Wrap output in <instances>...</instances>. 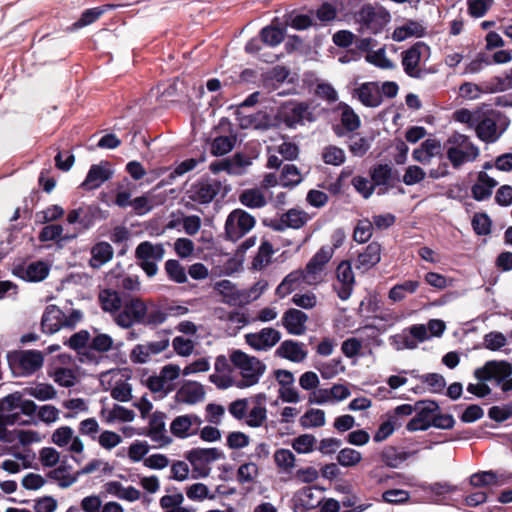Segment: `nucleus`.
<instances>
[{
    "instance_id": "obj_46",
    "label": "nucleus",
    "mask_w": 512,
    "mask_h": 512,
    "mask_svg": "<svg viewBox=\"0 0 512 512\" xmlns=\"http://www.w3.org/2000/svg\"><path fill=\"white\" fill-rule=\"evenodd\" d=\"M302 180L298 168L293 164H286L279 176V184L283 187H294Z\"/></svg>"
},
{
    "instance_id": "obj_35",
    "label": "nucleus",
    "mask_w": 512,
    "mask_h": 512,
    "mask_svg": "<svg viewBox=\"0 0 512 512\" xmlns=\"http://www.w3.org/2000/svg\"><path fill=\"white\" fill-rule=\"evenodd\" d=\"M114 254L113 247L105 241L96 243L91 248L90 265L93 268H99L105 263L109 262Z\"/></svg>"
},
{
    "instance_id": "obj_41",
    "label": "nucleus",
    "mask_w": 512,
    "mask_h": 512,
    "mask_svg": "<svg viewBox=\"0 0 512 512\" xmlns=\"http://www.w3.org/2000/svg\"><path fill=\"white\" fill-rule=\"evenodd\" d=\"M419 286L420 282L417 280H407L403 283H398L389 290L388 297L393 302H400L407 294L415 293Z\"/></svg>"
},
{
    "instance_id": "obj_40",
    "label": "nucleus",
    "mask_w": 512,
    "mask_h": 512,
    "mask_svg": "<svg viewBox=\"0 0 512 512\" xmlns=\"http://www.w3.org/2000/svg\"><path fill=\"white\" fill-rule=\"evenodd\" d=\"M301 505L307 510L320 507V486L312 485L303 487L298 493Z\"/></svg>"
},
{
    "instance_id": "obj_56",
    "label": "nucleus",
    "mask_w": 512,
    "mask_h": 512,
    "mask_svg": "<svg viewBox=\"0 0 512 512\" xmlns=\"http://www.w3.org/2000/svg\"><path fill=\"white\" fill-rule=\"evenodd\" d=\"M418 378L430 387L432 393L441 394L446 387V380L439 373H427L418 376Z\"/></svg>"
},
{
    "instance_id": "obj_18",
    "label": "nucleus",
    "mask_w": 512,
    "mask_h": 512,
    "mask_svg": "<svg viewBox=\"0 0 512 512\" xmlns=\"http://www.w3.org/2000/svg\"><path fill=\"white\" fill-rule=\"evenodd\" d=\"M50 266L44 261H35L28 266L18 265L13 269V274L27 282H41L47 278Z\"/></svg>"
},
{
    "instance_id": "obj_12",
    "label": "nucleus",
    "mask_w": 512,
    "mask_h": 512,
    "mask_svg": "<svg viewBox=\"0 0 512 512\" xmlns=\"http://www.w3.org/2000/svg\"><path fill=\"white\" fill-rule=\"evenodd\" d=\"M222 189L221 181L211 177H201L186 191L189 200L198 204L211 203Z\"/></svg>"
},
{
    "instance_id": "obj_6",
    "label": "nucleus",
    "mask_w": 512,
    "mask_h": 512,
    "mask_svg": "<svg viewBox=\"0 0 512 512\" xmlns=\"http://www.w3.org/2000/svg\"><path fill=\"white\" fill-rule=\"evenodd\" d=\"M165 249L163 244H153L149 241H143L135 249V258L138 265L148 277H153L158 272L157 262L164 257Z\"/></svg>"
},
{
    "instance_id": "obj_10",
    "label": "nucleus",
    "mask_w": 512,
    "mask_h": 512,
    "mask_svg": "<svg viewBox=\"0 0 512 512\" xmlns=\"http://www.w3.org/2000/svg\"><path fill=\"white\" fill-rule=\"evenodd\" d=\"M256 224L254 216L243 209H234L229 213L225 222V234L233 242L241 239Z\"/></svg>"
},
{
    "instance_id": "obj_52",
    "label": "nucleus",
    "mask_w": 512,
    "mask_h": 512,
    "mask_svg": "<svg viewBox=\"0 0 512 512\" xmlns=\"http://www.w3.org/2000/svg\"><path fill=\"white\" fill-rule=\"evenodd\" d=\"M54 381L61 387L70 388L75 385L77 376L74 370L70 368L59 367L53 373Z\"/></svg>"
},
{
    "instance_id": "obj_42",
    "label": "nucleus",
    "mask_w": 512,
    "mask_h": 512,
    "mask_svg": "<svg viewBox=\"0 0 512 512\" xmlns=\"http://www.w3.org/2000/svg\"><path fill=\"white\" fill-rule=\"evenodd\" d=\"M236 135L217 136L215 137L210 146V151L213 156H223L234 148L236 144Z\"/></svg>"
},
{
    "instance_id": "obj_64",
    "label": "nucleus",
    "mask_w": 512,
    "mask_h": 512,
    "mask_svg": "<svg viewBox=\"0 0 512 512\" xmlns=\"http://www.w3.org/2000/svg\"><path fill=\"white\" fill-rule=\"evenodd\" d=\"M113 347V339L110 335L105 333H100L94 336L90 343V350H94L98 353H106L110 351Z\"/></svg>"
},
{
    "instance_id": "obj_27",
    "label": "nucleus",
    "mask_w": 512,
    "mask_h": 512,
    "mask_svg": "<svg viewBox=\"0 0 512 512\" xmlns=\"http://www.w3.org/2000/svg\"><path fill=\"white\" fill-rule=\"evenodd\" d=\"M307 315L301 310L290 308L282 317V325L292 335H301L305 332Z\"/></svg>"
},
{
    "instance_id": "obj_62",
    "label": "nucleus",
    "mask_w": 512,
    "mask_h": 512,
    "mask_svg": "<svg viewBox=\"0 0 512 512\" xmlns=\"http://www.w3.org/2000/svg\"><path fill=\"white\" fill-rule=\"evenodd\" d=\"M424 29L417 22L410 21L405 26L398 28L394 31V39L396 41H402L408 36H417L421 37L423 35Z\"/></svg>"
},
{
    "instance_id": "obj_48",
    "label": "nucleus",
    "mask_w": 512,
    "mask_h": 512,
    "mask_svg": "<svg viewBox=\"0 0 512 512\" xmlns=\"http://www.w3.org/2000/svg\"><path fill=\"white\" fill-rule=\"evenodd\" d=\"M322 160L329 165L340 166L346 161L345 151L335 145H329L322 151Z\"/></svg>"
},
{
    "instance_id": "obj_58",
    "label": "nucleus",
    "mask_w": 512,
    "mask_h": 512,
    "mask_svg": "<svg viewBox=\"0 0 512 512\" xmlns=\"http://www.w3.org/2000/svg\"><path fill=\"white\" fill-rule=\"evenodd\" d=\"M350 142L348 149L355 157H363L371 147V141L367 137H355L353 134L349 136Z\"/></svg>"
},
{
    "instance_id": "obj_55",
    "label": "nucleus",
    "mask_w": 512,
    "mask_h": 512,
    "mask_svg": "<svg viewBox=\"0 0 512 512\" xmlns=\"http://www.w3.org/2000/svg\"><path fill=\"white\" fill-rule=\"evenodd\" d=\"M402 426V421L393 420V418H387L386 421L382 422L378 427L377 431L373 436L375 442H382L387 439L393 432Z\"/></svg>"
},
{
    "instance_id": "obj_22",
    "label": "nucleus",
    "mask_w": 512,
    "mask_h": 512,
    "mask_svg": "<svg viewBox=\"0 0 512 512\" xmlns=\"http://www.w3.org/2000/svg\"><path fill=\"white\" fill-rule=\"evenodd\" d=\"M369 175L375 187L385 186L386 190L393 187V181H400L399 172L390 164H375L370 168Z\"/></svg>"
},
{
    "instance_id": "obj_43",
    "label": "nucleus",
    "mask_w": 512,
    "mask_h": 512,
    "mask_svg": "<svg viewBox=\"0 0 512 512\" xmlns=\"http://www.w3.org/2000/svg\"><path fill=\"white\" fill-rule=\"evenodd\" d=\"M239 201L251 209L261 208L267 204L264 194L255 188L244 190L239 196Z\"/></svg>"
},
{
    "instance_id": "obj_1",
    "label": "nucleus",
    "mask_w": 512,
    "mask_h": 512,
    "mask_svg": "<svg viewBox=\"0 0 512 512\" xmlns=\"http://www.w3.org/2000/svg\"><path fill=\"white\" fill-rule=\"evenodd\" d=\"M318 271H320V251L313 255L305 269L290 272L276 288V295L284 298L295 290L304 289L306 285L316 283Z\"/></svg>"
},
{
    "instance_id": "obj_44",
    "label": "nucleus",
    "mask_w": 512,
    "mask_h": 512,
    "mask_svg": "<svg viewBox=\"0 0 512 512\" xmlns=\"http://www.w3.org/2000/svg\"><path fill=\"white\" fill-rule=\"evenodd\" d=\"M349 395V389L342 384H335L331 388H322V404H334L346 399Z\"/></svg>"
},
{
    "instance_id": "obj_4",
    "label": "nucleus",
    "mask_w": 512,
    "mask_h": 512,
    "mask_svg": "<svg viewBox=\"0 0 512 512\" xmlns=\"http://www.w3.org/2000/svg\"><path fill=\"white\" fill-rule=\"evenodd\" d=\"M232 364L241 370L242 379L237 383L238 388H247L259 382L266 370V365L257 357L249 356L241 350H235L230 355Z\"/></svg>"
},
{
    "instance_id": "obj_21",
    "label": "nucleus",
    "mask_w": 512,
    "mask_h": 512,
    "mask_svg": "<svg viewBox=\"0 0 512 512\" xmlns=\"http://www.w3.org/2000/svg\"><path fill=\"white\" fill-rule=\"evenodd\" d=\"M310 219L309 215L297 209H290L284 213L279 220H272L268 226L276 231H282L285 228L299 229ZM264 224L267 223L264 221Z\"/></svg>"
},
{
    "instance_id": "obj_24",
    "label": "nucleus",
    "mask_w": 512,
    "mask_h": 512,
    "mask_svg": "<svg viewBox=\"0 0 512 512\" xmlns=\"http://www.w3.org/2000/svg\"><path fill=\"white\" fill-rule=\"evenodd\" d=\"M215 288L223 296V302L230 306L249 302L248 292L238 290L230 280L224 279L217 282Z\"/></svg>"
},
{
    "instance_id": "obj_34",
    "label": "nucleus",
    "mask_w": 512,
    "mask_h": 512,
    "mask_svg": "<svg viewBox=\"0 0 512 512\" xmlns=\"http://www.w3.org/2000/svg\"><path fill=\"white\" fill-rule=\"evenodd\" d=\"M276 21H278V19L273 20L271 25L262 28L259 32V36L262 38L263 43L272 47L279 45L286 35V27L284 23H282L281 26H276Z\"/></svg>"
},
{
    "instance_id": "obj_16",
    "label": "nucleus",
    "mask_w": 512,
    "mask_h": 512,
    "mask_svg": "<svg viewBox=\"0 0 512 512\" xmlns=\"http://www.w3.org/2000/svg\"><path fill=\"white\" fill-rule=\"evenodd\" d=\"M63 311L56 305H48L41 318V331L45 334H54L58 332L63 326L73 327V323L64 320Z\"/></svg>"
},
{
    "instance_id": "obj_45",
    "label": "nucleus",
    "mask_w": 512,
    "mask_h": 512,
    "mask_svg": "<svg viewBox=\"0 0 512 512\" xmlns=\"http://www.w3.org/2000/svg\"><path fill=\"white\" fill-rule=\"evenodd\" d=\"M101 209L97 205L80 206V226L83 230L90 229L97 218H99Z\"/></svg>"
},
{
    "instance_id": "obj_15",
    "label": "nucleus",
    "mask_w": 512,
    "mask_h": 512,
    "mask_svg": "<svg viewBox=\"0 0 512 512\" xmlns=\"http://www.w3.org/2000/svg\"><path fill=\"white\" fill-rule=\"evenodd\" d=\"M336 279L333 282V290L341 300H347L352 294L355 277L351 263L347 260L341 261L336 267Z\"/></svg>"
},
{
    "instance_id": "obj_37",
    "label": "nucleus",
    "mask_w": 512,
    "mask_h": 512,
    "mask_svg": "<svg viewBox=\"0 0 512 512\" xmlns=\"http://www.w3.org/2000/svg\"><path fill=\"white\" fill-rule=\"evenodd\" d=\"M113 7L114 5L107 4L84 10L80 18L72 24L71 29H80L96 22L107 10Z\"/></svg>"
},
{
    "instance_id": "obj_29",
    "label": "nucleus",
    "mask_w": 512,
    "mask_h": 512,
    "mask_svg": "<svg viewBox=\"0 0 512 512\" xmlns=\"http://www.w3.org/2000/svg\"><path fill=\"white\" fill-rule=\"evenodd\" d=\"M498 182L486 172L481 171L477 175V181L471 188L472 197L476 201H484L491 197L493 189Z\"/></svg>"
},
{
    "instance_id": "obj_23",
    "label": "nucleus",
    "mask_w": 512,
    "mask_h": 512,
    "mask_svg": "<svg viewBox=\"0 0 512 512\" xmlns=\"http://www.w3.org/2000/svg\"><path fill=\"white\" fill-rule=\"evenodd\" d=\"M240 126L242 128L253 127L257 130L278 129L279 124L276 122L275 114L260 110L254 114L240 118Z\"/></svg>"
},
{
    "instance_id": "obj_31",
    "label": "nucleus",
    "mask_w": 512,
    "mask_h": 512,
    "mask_svg": "<svg viewBox=\"0 0 512 512\" xmlns=\"http://www.w3.org/2000/svg\"><path fill=\"white\" fill-rule=\"evenodd\" d=\"M224 457V453L218 448H193L185 453V458L191 465L195 463L208 465Z\"/></svg>"
},
{
    "instance_id": "obj_33",
    "label": "nucleus",
    "mask_w": 512,
    "mask_h": 512,
    "mask_svg": "<svg viewBox=\"0 0 512 512\" xmlns=\"http://www.w3.org/2000/svg\"><path fill=\"white\" fill-rule=\"evenodd\" d=\"M71 469V465L67 464L66 461H63L58 467L50 470L47 473V477L51 480L57 481L59 487L68 488L78 480L77 472L74 475L69 474Z\"/></svg>"
},
{
    "instance_id": "obj_14",
    "label": "nucleus",
    "mask_w": 512,
    "mask_h": 512,
    "mask_svg": "<svg viewBox=\"0 0 512 512\" xmlns=\"http://www.w3.org/2000/svg\"><path fill=\"white\" fill-rule=\"evenodd\" d=\"M427 339H429V335L427 334L426 326L415 324L404 329L401 333L392 335L390 342L396 350H404L415 349L419 342H424Z\"/></svg>"
},
{
    "instance_id": "obj_36",
    "label": "nucleus",
    "mask_w": 512,
    "mask_h": 512,
    "mask_svg": "<svg viewBox=\"0 0 512 512\" xmlns=\"http://www.w3.org/2000/svg\"><path fill=\"white\" fill-rule=\"evenodd\" d=\"M276 356L290 360L292 362H301L306 353L302 350L300 344L293 340H285L277 348Z\"/></svg>"
},
{
    "instance_id": "obj_49",
    "label": "nucleus",
    "mask_w": 512,
    "mask_h": 512,
    "mask_svg": "<svg viewBox=\"0 0 512 512\" xmlns=\"http://www.w3.org/2000/svg\"><path fill=\"white\" fill-rule=\"evenodd\" d=\"M165 271L170 280L179 284L187 282L186 271L178 260H167L165 263Z\"/></svg>"
},
{
    "instance_id": "obj_11",
    "label": "nucleus",
    "mask_w": 512,
    "mask_h": 512,
    "mask_svg": "<svg viewBox=\"0 0 512 512\" xmlns=\"http://www.w3.org/2000/svg\"><path fill=\"white\" fill-rule=\"evenodd\" d=\"M439 411L440 406L435 400L425 399L417 401L415 403L416 415L408 421L406 429L410 432L428 430L436 413Z\"/></svg>"
},
{
    "instance_id": "obj_39",
    "label": "nucleus",
    "mask_w": 512,
    "mask_h": 512,
    "mask_svg": "<svg viewBox=\"0 0 512 512\" xmlns=\"http://www.w3.org/2000/svg\"><path fill=\"white\" fill-rule=\"evenodd\" d=\"M99 303L105 312H117L122 306V300L119 293L112 289H103L99 292Z\"/></svg>"
},
{
    "instance_id": "obj_3",
    "label": "nucleus",
    "mask_w": 512,
    "mask_h": 512,
    "mask_svg": "<svg viewBox=\"0 0 512 512\" xmlns=\"http://www.w3.org/2000/svg\"><path fill=\"white\" fill-rule=\"evenodd\" d=\"M447 159L453 168L458 169L467 162H473L479 156V148L467 135L453 132L445 141Z\"/></svg>"
},
{
    "instance_id": "obj_32",
    "label": "nucleus",
    "mask_w": 512,
    "mask_h": 512,
    "mask_svg": "<svg viewBox=\"0 0 512 512\" xmlns=\"http://www.w3.org/2000/svg\"><path fill=\"white\" fill-rule=\"evenodd\" d=\"M418 450L400 451L394 446H388L383 449L380 454L383 463L390 468H398L402 463L410 457L415 456Z\"/></svg>"
},
{
    "instance_id": "obj_51",
    "label": "nucleus",
    "mask_w": 512,
    "mask_h": 512,
    "mask_svg": "<svg viewBox=\"0 0 512 512\" xmlns=\"http://www.w3.org/2000/svg\"><path fill=\"white\" fill-rule=\"evenodd\" d=\"M273 252L272 244L267 240L263 241L259 246L256 256L253 258V268L262 269L265 265L270 263Z\"/></svg>"
},
{
    "instance_id": "obj_19",
    "label": "nucleus",
    "mask_w": 512,
    "mask_h": 512,
    "mask_svg": "<svg viewBox=\"0 0 512 512\" xmlns=\"http://www.w3.org/2000/svg\"><path fill=\"white\" fill-rule=\"evenodd\" d=\"M281 339V333L271 327L263 328L258 333L245 335L246 343L255 350H266L276 345Z\"/></svg>"
},
{
    "instance_id": "obj_60",
    "label": "nucleus",
    "mask_w": 512,
    "mask_h": 512,
    "mask_svg": "<svg viewBox=\"0 0 512 512\" xmlns=\"http://www.w3.org/2000/svg\"><path fill=\"white\" fill-rule=\"evenodd\" d=\"M361 460V453L352 448L341 449L337 454V461L343 467L356 466Z\"/></svg>"
},
{
    "instance_id": "obj_13",
    "label": "nucleus",
    "mask_w": 512,
    "mask_h": 512,
    "mask_svg": "<svg viewBox=\"0 0 512 512\" xmlns=\"http://www.w3.org/2000/svg\"><path fill=\"white\" fill-rule=\"evenodd\" d=\"M146 314L147 305L145 302L141 298L132 297L124 303L122 311L116 315L114 320L119 327L129 329L134 324L143 325Z\"/></svg>"
},
{
    "instance_id": "obj_7",
    "label": "nucleus",
    "mask_w": 512,
    "mask_h": 512,
    "mask_svg": "<svg viewBox=\"0 0 512 512\" xmlns=\"http://www.w3.org/2000/svg\"><path fill=\"white\" fill-rule=\"evenodd\" d=\"M8 363L14 372L31 375L43 366L44 357L38 350L14 351L8 353Z\"/></svg>"
},
{
    "instance_id": "obj_57",
    "label": "nucleus",
    "mask_w": 512,
    "mask_h": 512,
    "mask_svg": "<svg viewBox=\"0 0 512 512\" xmlns=\"http://www.w3.org/2000/svg\"><path fill=\"white\" fill-rule=\"evenodd\" d=\"M25 392L28 395H30L40 401H46V400L53 399L56 397V394H57L56 390L54 389V387L51 384H45V383H40L36 387L26 388Z\"/></svg>"
},
{
    "instance_id": "obj_28",
    "label": "nucleus",
    "mask_w": 512,
    "mask_h": 512,
    "mask_svg": "<svg viewBox=\"0 0 512 512\" xmlns=\"http://www.w3.org/2000/svg\"><path fill=\"white\" fill-rule=\"evenodd\" d=\"M474 128L477 137L485 143L496 142L503 133V130L498 132L497 122L491 117H483L482 119L479 117Z\"/></svg>"
},
{
    "instance_id": "obj_63",
    "label": "nucleus",
    "mask_w": 512,
    "mask_h": 512,
    "mask_svg": "<svg viewBox=\"0 0 512 512\" xmlns=\"http://www.w3.org/2000/svg\"><path fill=\"white\" fill-rule=\"evenodd\" d=\"M351 184L364 199L370 198L376 188L372 181L363 176L353 177Z\"/></svg>"
},
{
    "instance_id": "obj_26",
    "label": "nucleus",
    "mask_w": 512,
    "mask_h": 512,
    "mask_svg": "<svg viewBox=\"0 0 512 512\" xmlns=\"http://www.w3.org/2000/svg\"><path fill=\"white\" fill-rule=\"evenodd\" d=\"M205 397V390L201 383L197 381H185L176 393V401L186 404H196Z\"/></svg>"
},
{
    "instance_id": "obj_47",
    "label": "nucleus",
    "mask_w": 512,
    "mask_h": 512,
    "mask_svg": "<svg viewBox=\"0 0 512 512\" xmlns=\"http://www.w3.org/2000/svg\"><path fill=\"white\" fill-rule=\"evenodd\" d=\"M285 27L290 26L296 30H304L312 26L313 20L311 16L307 14H300L296 11H292L284 16Z\"/></svg>"
},
{
    "instance_id": "obj_30",
    "label": "nucleus",
    "mask_w": 512,
    "mask_h": 512,
    "mask_svg": "<svg viewBox=\"0 0 512 512\" xmlns=\"http://www.w3.org/2000/svg\"><path fill=\"white\" fill-rule=\"evenodd\" d=\"M380 260L381 245L378 242H371L358 254L356 268L365 272L377 265Z\"/></svg>"
},
{
    "instance_id": "obj_20",
    "label": "nucleus",
    "mask_w": 512,
    "mask_h": 512,
    "mask_svg": "<svg viewBox=\"0 0 512 512\" xmlns=\"http://www.w3.org/2000/svg\"><path fill=\"white\" fill-rule=\"evenodd\" d=\"M352 96L357 98L365 107L375 108L382 104L383 97L375 82H365L353 90Z\"/></svg>"
},
{
    "instance_id": "obj_53",
    "label": "nucleus",
    "mask_w": 512,
    "mask_h": 512,
    "mask_svg": "<svg viewBox=\"0 0 512 512\" xmlns=\"http://www.w3.org/2000/svg\"><path fill=\"white\" fill-rule=\"evenodd\" d=\"M90 341V333L87 330L82 329L71 335L68 340L64 341V345L68 346L76 352H79L80 350L87 348Z\"/></svg>"
},
{
    "instance_id": "obj_54",
    "label": "nucleus",
    "mask_w": 512,
    "mask_h": 512,
    "mask_svg": "<svg viewBox=\"0 0 512 512\" xmlns=\"http://www.w3.org/2000/svg\"><path fill=\"white\" fill-rule=\"evenodd\" d=\"M471 225L478 236H486L491 233L492 221L486 213H475Z\"/></svg>"
},
{
    "instance_id": "obj_9",
    "label": "nucleus",
    "mask_w": 512,
    "mask_h": 512,
    "mask_svg": "<svg viewBox=\"0 0 512 512\" xmlns=\"http://www.w3.org/2000/svg\"><path fill=\"white\" fill-rule=\"evenodd\" d=\"M276 122L279 128H295L298 124H303L304 120L310 121V112L308 105L305 103H297L288 101L277 108L275 112Z\"/></svg>"
},
{
    "instance_id": "obj_50",
    "label": "nucleus",
    "mask_w": 512,
    "mask_h": 512,
    "mask_svg": "<svg viewBox=\"0 0 512 512\" xmlns=\"http://www.w3.org/2000/svg\"><path fill=\"white\" fill-rule=\"evenodd\" d=\"M489 364L491 365V372L494 375L492 380H495L498 385L512 375V365L505 360H491Z\"/></svg>"
},
{
    "instance_id": "obj_8",
    "label": "nucleus",
    "mask_w": 512,
    "mask_h": 512,
    "mask_svg": "<svg viewBox=\"0 0 512 512\" xmlns=\"http://www.w3.org/2000/svg\"><path fill=\"white\" fill-rule=\"evenodd\" d=\"M356 20L372 34L382 32L390 22V13L382 6L374 7L372 4H364L355 14Z\"/></svg>"
},
{
    "instance_id": "obj_5",
    "label": "nucleus",
    "mask_w": 512,
    "mask_h": 512,
    "mask_svg": "<svg viewBox=\"0 0 512 512\" xmlns=\"http://www.w3.org/2000/svg\"><path fill=\"white\" fill-rule=\"evenodd\" d=\"M431 55V49L428 44L423 41L414 43L411 47L401 52V64L404 72L411 78L422 79L430 69L421 68V61L426 62Z\"/></svg>"
},
{
    "instance_id": "obj_38",
    "label": "nucleus",
    "mask_w": 512,
    "mask_h": 512,
    "mask_svg": "<svg viewBox=\"0 0 512 512\" xmlns=\"http://www.w3.org/2000/svg\"><path fill=\"white\" fill-rule=\"evenodd\" d=\"M193 419H197L195 414H186L177 416L170 425L171 433L180 439H185L193 433H189L191 426L193 425Z\"/></svg>"
},
{
    "instance_id": "obj_17",
    "label": "nucleus",
    "mask_w": 512,
    "mask_h": 512,
    "mask_svg": "<svg viewBox=\"0 0 512 512\" xmlns=\"http://www.w3.org/2000/svg\"><path fill=\"white\" fill-rule=\"evenodd\" d=\"M112 170L108 161H102L100 164L91 165L85 180L80 187L90 191L99 188L105 181L112 177Z\"/></svg>"
},
{
    "instance_id": "obj_59",
    "label": "nucleus",
    "mask_w": 512,
    "mask_h": 512,
    "mask_svg": "<svg viewBox=\"0 0 512 512\" xmlns=\"http://www.w3.org/2000/svg\"><path fill=\"white\" fill-rule=\"evenodd\" d=\"M259 469L254 462H247L239 466L237 470V481L240 484L252 483L258 476Z\"/></svg>"
},
{
    "instance_id": "obj_61",
    "label": "nucleus",
    "mask_w": 512,
    "mask_h": 512,
    "mask_svg": "<svg viewBox=\"0 0 512 512\" xmlns=\"http://www.w3.org/2000/svg\"><path fill=\"white\" fill-rule=\"evenodd\" d=\"M274 461L277 467L285 472L294 467L295 456L289 449H278L274 454Z\"/></svg>"
},
{
    "instance_id": "obj_2",
    "label": "nucleus",
    "mask_w": 512,
    "mask_h": 512,
    "mask_svg": "<svg viewBox=\"0 0 512 512\" xmlns=\"http://www.w3.org/2000/svg\"><path fill=\"white\" fill-rule=\"evenodd\" d=\"M332 124V130L337 137L354 134L361 127L360 116L345 102H339L334 108L322 109Z\"/></svg>"
},
{
    "instance_id": "obj_25",
    "label": "nucleus",
    "mask_w": 512,
    "mask_h": 512,
    "mask_svg": "<svg viewBox=\"0 0 512 512\" xmlns=\"http://www.w3.org/2000/svg\"><path fill=\"white\" fill-rule=\"evenodd\" d=\"M165 418L164 412L155 411L150 417L149 429L144 433L153 441L159 442L161 446L169 445L172 442V438L166 435Z\"/></svg>"
}]
</instances>
